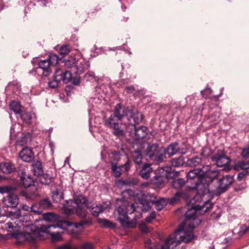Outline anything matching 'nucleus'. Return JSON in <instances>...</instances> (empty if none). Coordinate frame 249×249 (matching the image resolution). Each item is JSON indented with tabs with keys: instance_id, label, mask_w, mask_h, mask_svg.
Segmentation results:
<instances>
[{
	"instance_id": "f257e3e1",
	"label": "nucleus",
	"mask_w": 249,
	"mask_h": 249,
	"mask_svg": "<svg viewBox=\"0 0 249 249\" xmlns=\"http://www.w3.org/2000/svg\"><path fill=\"white\" fill-rule=\"evenodd\" d=\"M206 196L205 193L198 192L194 197V201H202V205L196 204L192 208L189 209L185 214V222L179 226L183 225V229L186 232H193L194 229L201 223V220L197 218L198 215H202L208 212L213 207V204L209 199L204 200Z\"/></svg>"
},
{
	"instance_id": "f03ea898",
	"label": "nucleus",
	"mask_w": 249,
	"mask_h": 249,
	"mask_svg": "<svg viewBox=\"0 0 249 249\" xmlns=\"http://www.w3.org/2000/svg\"><path fill=\"white\" fill-rule=\"evenodd\" d=\"M67 206H65L67 213H76L79 216L84 218L87 215L86 208L90 210L92 214L98 216L99 214L104 210L109 209L110 203L105 202L102 204L95 205L91 202H88L85 197L79 196L73 200L67 201Z\"/></svg>"
},
{
	"instance_id": "7ed1b4c3",
	"label": "nucleus",
	"mask_w": 249,
	"mask_h": 249,
	"mask_svg": "<svg viewBox=\"0 0 249 249\" xmlns=\"http://www.w3.org/2000/svg\"><path fill=\"white\" fill-rule=\"evenodd\" d=\"M183 225L179 226L178 229L171 234L166 240L161 249H178L181 243H188L194 238V234L190 232H186L183 229Z\"/></svg>"
},
{
	"instance_id": "20e7f679",
	"label": "nucleus",
	"mask_w": 249,
	"mask_h": 249,
	"mask_svg": "<svg viewBox=\"0 0 249 249\" xmlns=\"http://www.w3.org/2000/svg\"><path fill=\"white\" fill-rule=\"evenodd\" d=\"M113 114L117 120L123 121L126 118L127 124L134 126L135 124H139L143 120V115L141 112L129 109L120 104L116 105Z\"/></svg>"
},
{
	"instance_id": "39448f33",
	"label": "nucleus",
	"mask_w": 249,
	"mask_h": 249,
	"mask_svg": "<svg viewBox=\"0 0 249 249\" xmlns=\"http://www.w3.org/2000/svg\"><path fill=\"white\" fill-rule=\"evenodd\" d=\"M116 207L114 214L117 216L118 220L121 222L123 226L129 227L130 226L128 225L127 214H131L135 211L134 205L123 198L116 200Z\"/></svg>"
},
{
	"instance_id": "423d86ee",
	"label": "nucleus",
	"mask_w": 249,
	"mask_h": 249,
	"mask_svg": "<svg viewBox=\"0 0 249 249\" xmlns=\"http://www.w3.org/2000/svg\"><path fill=\"white\" fill-rule=\"evenodd\" d=\"M8 215L12 221L17 220L20 228L23 227V229L28 234L36 231V226L31 223L33 216L28 213H22L21 210L18 209L15 212H9Z\"/></svg>"
},
{
	"instance_id": "0eeeda50",
	"label": "nucleus",
	"mask_w": 249,
	"mask_h": 249,
	"mask_svg": "<svg viewBox=\"0 0 249 249\" xmlns=\"http://www.w3.org/2000/svg\"><path fill=\"white\" fill-rule=\"evenodd\" d=\"M219 173L217 169L211 170L209 165L203 166L202 168L195 169L190 170L187 175L188 179H200L202 177H206L210 178V181H212L215 178Z\"/></svg>"
},
{
	"instance_id": "6e6552de",
	"label": "nucleus",
	"mask_w": 249,
	"mask_h": 249,
	"mask_svg": "<svg viewBox=\"0 0 249 249\" xmlns=\"http://www.w3.org/2000/svg\"><path fill=\"white\" fill-rule=\"evenodd\" d=\"M64 65L67 68L70 69L71 72L76 75L83 73L89 67V64L84 60H76L73 57L66 60Z\"/></svg>"
},
{
	"instance_id": "1a4fd4ad",
	"label": "nucleus",
	"mask_w": 249,
	"mask_h": 249,
	"mask_svg": "<svg viewBox=\"0 0 249 249\" xmlns=\"http://www.w3.org/2000/svg\"><path fill=\"white\" fill-rule=\"evenodd\" d=\"M232 180L233 178L229 176L223 177L219 180L218 187L214 191L210 192V194L219 196L227 190L228 186L231 184Z\"/></svg>"
},
{
	"instance_id": "9d476101",
	"label": "nucleus",
	"mask_w": 249,
	"mask_h": 249,
	"mask_svg": "<svg viewBox=\"0 0 249 249\" xmlns=\"http://www.w3.org/2000/svg\"><path fill=\"white\" fill-rule=\"evenodd\" d=\"M212 161L218 167H224V170L229 171L230 159L222 154H214L211 157Z\"/></svg>"
},
{
	"instance_id": "9b49d317",
	"label": "nucleus",
	"mask_w": 249,
	"mask_h": 249,
	"mask_svg": "<svg viewBox=\"0 0 249 249\" xmlns=\"http://www.w3.org/2000/svg\"><path fill=\"white\" fill-rule=\"evenodd\" d=\"M19 203V198L17 195L9 194L2 199V203L5 207L15 208Z\"/></svg>"
},
{
	"instance_id": "f8f14e48",
	"label": "nucleus",
	"mask_w": 249,
	"mask_h": 249,
	"mask_svg": "<svg viewBox=\"0 0 249 249\" xmlns=\"http://www.w3.org/2000/svg\"><path fill=\"white\" fill-rule=\"evenodd\" d=\"M60 227L58 224H47L42 225L40 227V231L43 232L50 233L52 238L53 241H60L61 240V235L59 232H52L51 233L49 229L51 228L55 229L56 228Z\"/></svg>"
},
{
	"instance_id": "ddd939ff",
	"label": "nucleus",
	"mask_w": 249,
	"mask_h": 249,
	"mask_svg": "<svg viewBox=\"0 0 249 249\" xmlns=\"http://www.w3.org/2000/svg\"><path fill=\"white\" fill-rule=\"evenodd\" d=\"M19 156L23 161L29 162L34 160V154L32 149L25 147L19 152Z\"/></svg>"
},
{
	"instance_id": "4468645a",
	"label": "nucleus",
	"mask_w": 249,
	"mask_h": 249,
	"mask_svg": "<svg viewBox=\"0 0 249 249\" xmlns=\"http://www.w3.org/2000/svg\"><path fill=\"white\" fill-rule=\"evenodd\" d=\"M135 128L134 132L132 134V138L135 141L142 140L147 135V128L144 126H142L136 128L135 124L134 126L132 125Z\"/></svg>"
},
{
	"instance_id": "2eb2a0df",
	"label": "nucleus",
	"mask_w": 249,
	"mask_h": 249,
	"mask_svg": "<svg viewBox=\"0 0 249 249\" xmlns=\"http://www.w3.org/2000/svg\"><path fill=\"white\" fill-rule=\"evenodd\" d=\"M42 70V75L48 76L51 73V65L47 59L40 60L38 62V67L36 69L38 72L39 70Z\"/></svg>"
},
{
	"instance_id": "dca6fc26",
	"label": "nucleus",
	"mask_w": 249,
	"mask_h": 249,
	"mask_svg": "<svg viewBox=\"0 0 249 249\" xmlns=\"http://www.w3.org/2000/svg\"><path fill=\"white\" fill-rule=\"evenodd\" d=\"M20 180L23 185L26 188L32 186L35 183L33 178L25 172L22 173L20 177Z\"/></svg>"
},
{
	"instance_id": "f3484780",
	"label": "nucleus",
	"mask_w": 249,
	"mask_h": 249,
	"mask_svg": "<svg viewBox=\"0 0 249 249\" xmlns=\"http://www.w3.org/2000/svg\"><path fill=\"white\" fill-rule=\"evenodd\" d=\"M150 201L151 203L155 204V208L157 210L160 211L167 204V201L164 198H160L158 200H156V197L155 196H150Z\"/></svg>"
},
{
	"instance_id": "a211bd4d",
	"label": "nucleus",
	"mask_w": 249,
	"mask_h": 249,
	"mask_svg": "<svg viewBox=\"0 0 249 249\" xmlns=\"http://www.w3.org/2000/svg\"><path fill=\"white\" fill-rule=\"evenodd\" d=\"M151 164H144L140 171V174L141 177L145 179H147L150 177V174L153 172V168L151 167Z\"/></svg>"
},
{
	"instance_id": "6ab92c4d",
	"label": "nucleus",
	"mask_w": 249,
	"mask_h": 249,
	"mask_svg": "<svg viewBox=\"0 0 249 249\" xmlns=\"http://www.w3.org/2000/svg\"><path fill=\"white\" fill-rule=\"evenodd\" d=\"M15 169L14 165L10 162L0 163V171L4 174H9L13 172Z\"/></svg>"
},
{
	"instance_id": "aec40b11",
	"label": "nucleus",
	"mask_w": 249,
	"mask_h": 249,
	"mask_svg": "<svg viewBox=\"0 0 249 249\" xmlns=\"http://www.w3.org/2000/svg\"><path fill=\"white\" fill-rule=\"evenodd\" d=\"M14 221H8L5 224V228L9 232H17L18 231L20 227L19 224L18 223L17 220Z\"/></svg>"
},
{
	"instance_id": "412c9836",
	"label": "nucleus",
	"mask_w": 249,
	"mask_h": 249,
	"mask_svg": "<svg viewBox=\"0 0 249 249\" xmlns=\"http://www.w3.org/2000/svg\"><path fill=\"white\" fill-rule=\"evenodd\" d=\"M33 170L34 173V175L37 177L41 175L43 173V169L42 164L38 160L35 161L33 163Z\"/></svg>"
},
{
	"instance_id": "4be33fe9",
	"label": "nucleus",
	"mask_w": 249,
	"mask_h": 249,
	"mask_svg": "<svg viewBox=\"0 0 249 249\" xmlns=\"http://www.w3.org/2000/svg\"><path fill=\"white\" fill-rule=\"evenodd\" d=\"M111 171L114 177H119L123 173V170L121 165H118L116 163L110 162Z\"/></svg>"
},
{
	"instance_id": "5701e85b",
	"label": "nucleus",
	"mask_w": 249,
	"mask_h": 249,
	"mask_svg": "<svg viewBox=\"0 0 249 249\" xmlns=\"http://www.w3.org/2000/svg\"><path fill=\"white\" fill-rule=\"evenodd\" d=\"M162 150L161 148L160 147L159 145L156 143L152 144L148 147V154L150 158H153V156L158 154Z\"/></svg>"
},
{
	"instance_id": "b1692460",
	"label": "nucleus",
	"mask_w": 249,
	"mask_h": 249,
	"mask_svg": "<svg viewBox=\"0 0 249 249\" xmlns=\"http://www.w3.org/2000/svg\"><path fill=\"white\" fill-rule=\"evenodd\" d=\"M179 150L178 143L175 142L171 143L166 149V153L169 156H173L176 154Z\"/></svg>"
},
{
	"instance_id": "393cba45",
	"label": "nucleus",
	"mask_w": 249,
	"mask_h": 249,
	"mask_svg": "<svg viewBox=\"0 0 249 249\" xmlns=\"http://www.w3.org/2000/svg\"><path fill=\"white\" fill-rule=\"evenodd\" d=\"M31 137L29 134H23L22 136L17 141V146H23L30 142Z\"/></svg>"
},
{
	"instance_id": "a878e982",
	"label": "nucleus",
	"mask_w": 249,
	"mask_h": 249,
	"mask_svg": "<svg viewBox=\"0 0 249 249\" xmlns=\"http://www.w3.org/2000/svg\"><path fill=\"white\" fill-rule=\"evenodd\" d=\"M20 117L22 121L27 124H30L31 123V120L33 117L35 116V114L31 112H20Z\"/></svg>"
},
{
	"instance_id": "bb28decb",
	"label": "nucleus",
	"mask_w": 249,
	"mask_h": 249,
	"mask_svg": "<svg viewBox=\"0 0 249 249\" xmlns=\"http://www.w3.org/2000/svg\"><path fill=\"white\" fill-rule=\"evenodd\" d=\"M115 116L112 114L110 117L106 121L105 124L107 126L112 128L114 127H117L119 125L118 123H117V120L115 119Z\"/></svg>"
},
{
	"instance_id": "cd10ccee",
	"label": "nucleus",
	"mask_w": 249,
	"mask_h": 249,
	"mask_svg": "<svg viewBox=\"0 0 249 249\" xmlns=\"http://www.w3.org/2000/svg\"><path fill=\"white\" fill-rule=\"evenodd\" d=\"M202 162V159L198 157H195L188 160L186 164L188 166H197Z\"/></svg>"
},
{
	"instance_id": "c85d7f7f",
	"label": "nucleus",
	"mask_w": 249,
	"mask_h": 249,
	"mask_svg": "<svg viewBox=\"0 0 249 249\" xmlns=\"http://www.w3.org/2000/svg\"><path fill=\"white\" fill-rule=\"evenodd\" d=\"M52 198L53 201L58 203L62 199H63V193L58 190H56L52 192Z\"/></svg>"
},
{
	"instance_id": "c756f323",
	"label": "nucleus",
	"mask_w": 249,
	"mask_h": 249,
	"mask_svg": "<svg viewBox=\"0 0 249 249\" xmlns=\"http://www.w3.org/2000/svg\"><path fill=\"white\" fill-rule=\"evenodd\" d=\"M132 157L134 160V162L139 165L142 162V151L139 150H136L132 153Z\"/></svg>"
},
{
	"instance_id": "7c9ffc66",
	"label": "nucleus",
	"mask_w": 249,
	"mask_h": 249,
	"mask_svg": "<svg viewBox=\"0 0 249 249\" xmlns=\"http://www.w3.org/2000/svg\"><path fill=\"white\" fill-rule=\"evenodd\" d=\"M39 177H40V182L42 184H49L52 181V177L48 174H43V173L42 174L39 175Z\"/></svg>"
},
{
	"instance_id": "2f4dec72",
	"label": "nucleus",
	"mask_w": 249,
	"mask_h": 249,
	"mask_svg": "<svg viewBox=\"0 0 249 249\" xmlns=\"http://www.w3.org/2000/svg\"><path fill=\"white\" fill-rule=\"evenodd\" d=\"M239 169L246 170L249 169V160L248 161H241L234 164V170H238Z\"/></svg>"
},
{
	"instance_id": "473e14b6",
	"label": "nucleus",
	"mask_w": 249,
	"mask_h": 249,
	"mask_svg": "<svg viewBox=\"0 0 249 249\" xmlns=\"http://www.w3.org/2000/svg\"><path fill=\"white\" fill-rule=\"evenodd\" d=\"M38 204L42 212H43V210L47 209L50 208L52 205V203L48 199H44L40 200L38 203Z\"/></svg>"
},
{
	"instance_id": "72a5a7b5",
	"label": "nucleus",
	"mask_w": 249,
	"mask_h": 249,
	"mask_svg": "<svg viewBox=\"0 0 249 249\" xmlns=\"http://www.w3.org/2000/svg\"><path fill=\"white\" fill-rule=\"evenodd\" d=\"M20 195L23 196H24L27 200H35L37 196H38V193L36 192L34 193H27L26 191H21L20 192Z\"/></svg>"
},
{
	"instance_id": "f704fd0d",
	"label": "nucleus",
	"mask_w": 249,
	"mask_h": 249,
	"mask_svg": "<svg viewBox=\"0 0 249 249\" xmlns=\"http://www.w3.org/2000/svg\"><path fill=\"white\" fill-rule=\"evenodd\" d=\"M185 184V181L182 178L174 180L172 184L173 187L177 190L180 189Z\"/></svg>"
},
{
	"instance_id": "c9c22d12",
	"label": "nucleus",
	"mask_w": 249,
	"mask_h": 249,
	"mask_svg": "<svg viewBox=\"0 0 249 249\" xmlns=\"http://www.w3.org/2000/svg\"><path fill=\"white\" fill-rule=\"evenodd\" d=\"M171 163L172 165L174 167H180L182 166L184 163V158L182 157L174 158L171 160Z\"/></svg>"
},
{
	"instance_id": "e433bc0d",
	"label": "nucleus",
	"mask_w": 249,
	"mask_h": 249,
	"mask_svg": "<svg viewBox=\"0 0 249 249\" xmlns=\"http://www.w3.org/2000/svg\"><path fill=\"white\" fill-rule=\"evenodd\" d=\"M10 108L16 114L20 113L21 106L18 101H12L10 105Z\"/></svg>"
},
{
	"instance_id": "4c0bfd02",
	"label": "nucleus",
	"mask_w": 249,
	"mask_h": 249,
	"mask_svg": "<svg viewBox=\"0 0 249 249\" xmlns=\"http://www.w3.org/2000/svg\"><path fill=\"white\" fill-rule=\"evenodd\" d=\"M163 170L165 171L168 174L166 176L167 178H173L178 176L179 172L176 171H172L170 167H165L163 168Z\"/></svg>"
},
{
	"instance_id": "58836bf2",
	"label": "nucleus",
	"mask_w": 249,
	"mask_h": 249,
	"mask_svg": "<svg viewBox=\"0 0 249 249\" xmlns=\"http://www.w3.org/2000/svg\"><path fill=\"white\" fill-rule=\"evenodd\" d=\"M43 219L46 221L53 222L57 220V216L53 213H48L43 214Z\"/></svg>"
},
{
	"instance_id": "ea45409f",
	"label": "nucleus",
	"mask_w": 249,
	"mask_h": 249,
	"mask_svg": "<svg viewBox=\"0 0 249 249\" xmlns=\"http://www.w3.org/2000/svg\"><path fill=\"white\" fill-rule=\"evenodd\" d=\"M75 249H94L93 244L90 242H85L80 246L75 245Z\"/></svg>"
},
{
	"instance_id": "a19ab883",
	"label": "nucleus",
	"mask_w": 249,
	"mask_h": 249,
	"mask_svg": "<svg viewBox=\"0 0 249 249\" xmlns=\"http://www.w3.org/2000/svg\"><path fill=\"white\" fill-rule=\"evenodd\" d=\"M248 231H249V225L248 226H246V225L242 226L238 232L236 234L234 233V235H235V238L236 239L240 238Z\"/></svg>"
},
{
	"instance_id": "79ce46f5",
	"label": "nucleus",
	"mask_w": 249,
	"mask_h": 249,
	"mask_svg": "<svg viewBox=\"0 0 249 249\" xmlns=\"http://www.w3.org/2000/svg\"><path fill=\"white\" fill-rule=\"evenodd\" d=\"M58 59L59 58L57 55L55 54H52L49 56V58L47 60L49 62L51 66H52L56 65L58 62Z\"/></svg>"
},
{
	"instance_id": "37998d69",
	"label": "nucleus",
	"mask_w": 249,
	"mask_h": 249,
	"mask_svg": "<svg viewBox=\"0 0 249 249\" xmlns=\"http://www.w3.org/2000/svg\"><path fill=\"white\" fill-rule=\"evenodd\" d=\"M72 74L73 73L71 72V70L70 71H64L62 81L64 83H67L72 78Z\"/></svg>"
},
{
	"instance_id": "c03bdc74",
	"label": "nucleus",
	"mask_w": 249,
	"mask_h": 249,
	"mask_svg": "<svg viewBox=\"0 0 249 249\" xmlns=\"http://www.w3.org/2000/svg\"><path fill=\"white\" fill-rule=\"evenodd\" d=\"M121 154L120 151H115L112 153L111 157V161L115 163L121 160Z\"/></svg>"
},
{
	"instance_id": "a18cd8bd",
	"label": "nucleus",
	"mask_w": 249,
	"mask_h": 249,
	"mask_svg": "<svg viewBox=\"0 0 249 249\" xmlns=\"http://www.w3.org/2000/svg\"><path fill=\"white\" fill-rule=\"evenodd\" d=\"M163 150L162 149L160 152H158V154L153 156V158L158 163L161 162L165 158V155L163 153Z\"/></svg>"
},
{
	"instance_id": "49530a36",
	"label": "nucleus",
	"mask_w": 249,
	"mask_h": 249,
	"mask_svg": "<svg viewBox=\"0 0 249 249\" xmlns=\"http://www.w3.org/2000/svg\"><path fill=\"white\" fill-rule=\"evenodd\" d=\"M64 71L59 69H56L55 71L54 78L56 79V81H61L63 79V75Z\"/></svg>"
},
{
	"instance_id": "de8ad7c7",
	"label": "nucleus",
	"mask_w": 249,
	"mask_h": 249,
	"mask_svg": "<svg viewBox=\"0 0 249 249\" xmlns=\"http://www.w3.org/2000/svg\"><path fill=\"white\" fill-rule=\"evenodd\" d=\"M98 221L101 225L104 227L111 228L113 227L112 223L107 219L100 218L98 219Z\"/></svg>"
},
{
	"instance_id": "09e8293b",
	"label": "nucleus",
	"mask_w": 249,
	"mask_h": 249,
	"mask_svg": "<svg viewBox=\"0 0 249 249\" xmlns=\"http://www.w3.org/2000/svg\"><path fill=\"white\" fill-rule=\"evenodd\" d=\"M113 129V134L117 137H123L124 136V131L123 129L119 128V125L117 127H114L112 128Z\"/></svg>"
},
{
	"instance_id": "8fccbe9b",
	"label": "nucleus",
	"mask_w": 249,
	"mask_h": 249,
	"mask_svg": "<svg viewBox=\"0 0 249 249\" xmlns=\"http://www.w3.org/2000/svg\"><path fill=\"white\" fill-rule=\"evenodd\" d=\"M31 212H32L37 214H40L42 213L40 207L39 206L38 203H35L32 205Z\"/></svg>"
},
{
	"instance_id": "3c124183",
	"label": "nucleus",
	"mask_w": 249,
	"mask_h": 249,
	"mask_svg": "<svg viewBox=\"0 0 249 249\" xmlns=\"http://www.w3.org/2000/svg\"><path fill=\"white\" fill-rule=\"evenodd\" d=\"M75 245L72 244L71 242H69L61 246L57 247L55 249H75Z\"/></svg>"
},
{
	"instance_id": "603ef678",
	"label": "nucleus",
	"mask_w": 249,
	"mask_h": 249,
	"mask_svg": "<svg viewBox=\"0 0 249 249\" xmlns=\"http://www.w3.org/2000/svg\"><path fill=\"white\" fill-rule=\"evenodd\" d=\"M142 210V211L147 212L150 209L151 206L150 203L146 200H142L141 202Z\"/></svg>"
},
{
	"instance_id": "864d4df0",
	"label": "nucleus",
	"mask_w": 249,
	"mask_h": 249,
	"mask_svg": "<svg viewBox=\"0 0 249 249\" xmlns=\"http://www.w3.org/2000/svg\"><path fill=\"white\" fill-rule=\"evenodd\" d=\"M16 188L10 186L0 187V193L1 194L9 193L11 191L16 190Z\"/></svg>"
},
{
	"instance_id": "5fc2aeb1",
	"label": "nucleus",
	"mask_w": 249,
	"mask_h": 249,
	"mask_svg": "<svg viewBox=\"0 0 249 249\" xmlns=\"http://www.w3.org/2000/svg\"><path fill=\"white\" fill-rule=\"evenodd\" d=\"M153 183L157 185H160L162 182V176L160 175H156L154 177L153 180Z\"/></svg>"
},
{
	"instance_id": "6e6d98bb",
	"label": "nucleus",
	"mask_w": 249,
	"mask_h": 249,
	"mask_svg": "<svg viewBox=\"0 0 249 249\" xmlns=\"http://www.w3.org/2000/svg\"><path fill=\"white\" fill-rule=\"evenodd\" d=\"M212 92V90L211 88H206L204 90L201 91V93L204 97H207Z\"/></svg>"
},
{
	"instance_id": "4d7b16f0",
	"label": "nucleus",
	"mask_w": 249,
	"mask_h": 249,
	"mask_svg": "<svg viewBox=\"0 0 249 249\" xmlns=\"http://www.w3.org/2000/svg\"><path fill=\"white\" fill-rule=\"evenodd\" d=\"M156 217V212L155 211L152 212L149 215L146 217L145 221L147 223H151Z\"/></svg>"
},
{
	"instance_id": "13d9d810",
	"label": "nucleus",
	"mask_w": 249,
	"mask_h": 249,
	"mask_svg": "<svg viewBox=\"0 0 249 249\" xmlns=\"http://www.w3.org/2000/svg\"><path fill=\"white\" fill-rule=\"evenodd\" d=\"M59 82L60 81H56V79L54 78L53 80L50 81L48 83V86L51 88L54 89L57 87Z\"/></svg>"
},
{
	"instance_id": "bf43d9fd",
	"label": "nucleus",
	"mask_w": 249,
	"mask_h": 249,
	"mask_svg": "<svg viewBox=\"0 0 249 249\" xmlns=\"http://www.w3.org/2000/svg\"><path fill=\"white\" fill-rule=\"evenodd\" d=\"M70 52V49L68 46H62L60 49V53L61 54H67Z\"/></svg>"
},
{
	"instance_id": "052dcab7",
	"label": "nucleus",
	"mask_w": 249,
	"mask_h": 249,
	"mask_svg": "<svg viewBox=\"0 0 249 249\" xmlns=\"http://www.w3.org/2000/svg\"><path fill=\"white\" fill-rule=\"evenodd\" d=\"M211 150L209 148L206 147L203 149L202 152L201 153V155L205 157H208L211 155Z\"/></svg>"
},
{
	"instance_id": "680f3d73",
	"label": "nucleus",
	"mask_w": 249,
	"mask_h": 249,
	"mask_svg": "<svg viewBox=\"0 0 249 249\" xmlns=\"http://www.w3.org/2000/svg\"><path fill=\"white\" fill-rule=\"evenodd\" d=\"M242 156L244 158L249 157V147L243 149Z\"/></svg>"
},
{
	"instance_id": "e2e57ef3",
	"label": "nucleus",
	"mask_w": 249,
	"mask_h": 249,
	"mask_svg": "<svg viewBox=\"0 0 249 249\" xmlns=\"http://www.w3.org/2000/svg\"><path fill=\"white\" fill-rule=\"evenodd\" d=\"M122 167H124L125 171H128L130 168V162L129 159H127V161L124 164L121 165Z\"/></svg>"
},
{
	"instance_id": "0e129e2a",
	"label": "nucleus",
	"mask_w": 249,
	"mask_h": 249,
	"mask_svg": "<svg viewBox=\"0 0 249 249\" xmlns=\"http://www.w3.org/2000/svg\"><path fill=\"white\" fill-rule=\"evenodd\" d=\"M85 224H86V222L85 221H82L79 223H72L70 225H72L74 228L78 229L79 228L82 227Z\"/></svg>"
},
{
	"instance_id": "69168bd1",
	"label": "nucleus",
	"mask_w": 249,
	"mask_h": 249,
	"mask_svg": "<svg viewBox=\"0 0 249 249\" xmlns=\"http://www.w3.org/2000/svg\"><path fill=\"white\" fill-rule=\"evenodd\" d=\"M248 173L247 171H244L243 172H240L237 176V179L238 180H241Z\"/></svg>"
},
{
	"instance_id": "338daca9",
	"label": "nucleus",
	"mask_w": 249,
	"mask_h": 249,
	"mask_svg": "<svg viewBox=\"0 0 249 249\" xmlns=\"http://www.w3.org/2000/svg\"><path fill=\"white\" fill-rule=\"evenodd\" d=\"M126 92L128 93H131L135 91V89L133 86H130L125 88Z\"/></svg>"
},
{
	"instance_id": "774afa93",
	"label": "nucleus",
	"mask_w": 249,
	"mask_h": 249,
	"mask_svg": "<svg viewBox=\"0 0 249 249\" xmlns=\"http://www.w3.org/2000/svg\"><path fill=\"white\" fill-rule=\"evenodd\" d=\"M140 229L142 231L145 233H147L149 231L148 228L145 225H141Z\"/></svg>"
}]
</instances>
